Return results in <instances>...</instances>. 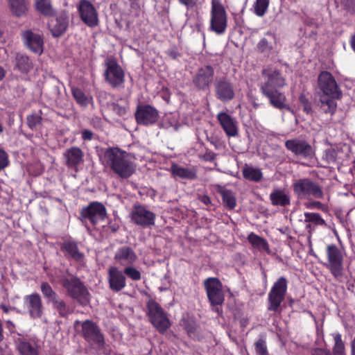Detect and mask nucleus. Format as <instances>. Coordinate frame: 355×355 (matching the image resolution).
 <instances>
[{"label":"nucleus","instance_id":"7ed1b4c3","mask_svg":"<svg viewBox=\"0 0 355 355\" xmlns=\"http://www.w3.org/2000/svg\"><path fill=\"white\" fill-rule=\"evenodd\" d=\"M60 284L67 291L69 297L76 300L81 306H87L90 302V293L80 278L72 276L69 278L62 277Z\"/></svg>","mask_w":355,"mask_h":355},{"label":"nucleus","instance_id":"4c0bfd02","mask_svg":"<svg viewBox=\"0 0 355 355\" xmlns=\"http://www.w3.org/2000/svg\"><path fill=\"white\" fill-rule=\"evenodd\" d=\"M248 239L249 242L258 250L268 251L269 248L267 241L259 236L252 232L248 235Z\"/></svg>","mask_w":355,"mask_h":355},{"label":"nucleus","instance_id":"2f4dec72","mask_svg":"<svg viewBox=\"0 0 355 355\" xmlns=\"http://www.w3.org/2000/svg\"><path fill=\"white\" fill-rule=\"evenodd\" d=\"M35 6L36 10L44 16L53 17L56 14L51 0H35Z\"/></svg>","mask_w":355,"mask_h":355},{"label":"nucleus","instance_id":"bf43d9fd","mask_svg":"<svg viewBox=\"0 0 355 355\" xmlns=\"http://www.w3.org/2000/svg\"><path fill=\"white\" fill-rule=\"evenodd\" d=\"M166 54L173 60L177 59L180 55L175 47L168 49Z\"/></svg>","mask_w":355,"mask_h":355},{"label":"nucleus","instance_id":"a18cd8bd","mask_svg":"<svg viewBox=\"0 0 355 355\" xmlns=\"http://www.w3.org/2000/svg\"><path fill=\"white\" fill-rule=\"evenodd\" d=\"M269 0H256L254 9L257 15L262 17L267 11Z\"/></svg>","mask_w":355,"mask_h":355},{"label":"nucleus","instance_id":"dca6fc26","mask_svg":"<svg viewBox=\"0 0 355 355\" xmlns=\"http://www.w3.org/2000/svg\"><path fill=\"white\" fill-rule=\"evenodd\" d=\"M155 214L140 204H135L130 213L131 220L142 227L155 225Z\"/></svg>","mask_w":355,"mask_h":355},{"label":"nucleus","instance_id":"e2e57ef3","mask_svg":"<svg viewBox=\"0 0 355 355\" xmlns=\"http://www.w3.org/2000/svg\"><path fill=\"white\" fill-rule=\"evenodd\" d=\"M198 199L205 205H209L211 204V199L207 195H198Z\"/></svg>","mask_w":355,"mask_h":355},{"label":"nucleus","instance_id":"6e6552de","mask_svg":"<svg viewBox=\"0 0 355 355\" xmlns=\"http://www.w3.org/2000/svg\"><path fill=\"white\" fill-rule=\"evenodd\" d=\"M227 28V14L220 0H211L210 29L220 35Z\"/></svg>","mask_w":355,"mask_h":355},{"label":"nucleus","instance_id":"20e7f679","mask_svg":"<svg viewBox=\"0 0 355 355\" xmlns=\"http://www.w3.org/2000/svg\"><path fill=\"white\" fill-rule=\"evenodd\" d=\"M293 189L297 198L300 200L311 199V198L322 199L324 198L322 187L310 178L297 180L293 184Z\"/></svg>","mask_w":355,"mask_h":355},{"label":"nucleus","instance_id":"5701e85b","mask_svg":"<svg viewBox=\"0 0 355 355\" xmlns=\"http://www.w3.org/2000/svg\"><path fill=\"white\" fill-rule=\"evenodd\" d=\"M22 35L25 44L31 51L38 54L43 52L44 42L40 35L27 30L23 33Z\"/></svg>","mask_w":355,"mask_h":355},{"label":"nucleus","instance_id":"b1692460","mask_svg":"<svg viewBox=\"0 0 355 355\" xmlns=\"http://www.w3.org/2000/svg\"><path fill=\"white\" fill-rule=\"evenodd\" d=\"M114 260L121 266H132L137 259L135 251L129 246L119 248L116 252Z\"/></svg>","mask_w":355,"mask_h":355},{"label":"nucleus","instance_id":"7c9ffc66","mask_svg":"<svg viewBox=\"0 0 355 355\" xmlns=\"http://www.w3.org/2000/svg\"><path fill=\"white\" fill-rule=\"evenodd\" d=\"M171 171L174 176L180 178L194 180L197 178L196 171L194 168H184L178 164H173Z\"/></svg>","mask_w":355,"mask_h":355},{"label":"nucleus","instance_id":"0eeeda50","mask_svg":"<svg viewBox=\"0 0 355 355\" xmlns=\"http://www.w3.org/2000/svg\"><path fill=\"white\" fill-rule=\"evenodd\" d=\"M288 281L284 277H280L275 282L268 293V311L275 312L279 311L281 304L285 299Z\"/></svg>","mask_w":355,"mask_h":355},{"label":"nucleus","instance_id":"052dcab7","mask_svg":"<svg viewBox=\"0 0 355 355\" xmlns=\"http://www.w3.org/2000/svg\"><path fill=\"white\" fill-rule=\"evenodd\" d=\"M312 355H331V354L329 350L321 348H315L312 351Z\"/></svg>","mask_w":355,"mask_h":355},{"label":"nucleus","instance_id":"a19ab883","mask_svg":"<svg viewBox=\"0 0 355 355\" xmlns=\"http://www.w3.org/2000/svg\"><path fill=\"white\" fill-rule=\"evenodd\" d=\"M40 288L43 295L49 303H51L53 300H57V298L59 297L57 293L53 290L48 282H42L41 284Z\"/></svg>","mask_w":355,"mask_h":355},{"label":"nucleus","instance_id":"c85d7f7f","mask_svg":"<svg viewBox=\"0 0 355 355\" xmlns=\"http://www.w3.org/2000/svg\"><path fill=\"white\" fill-rule=\"evenodd\" d=\"M61 250L72 259L77 261H80L83 259L84 255L79 252L78 245L76 242L65 241L61 245Z\"/></svg>","mask_w":355,"mask_h":355},{"label":"nucleus","instance_id":"c03bdc74","mask_svg":"<svg viewBox=\"0 0 355 355\" xmlns=\"http://www.w3.org/2000/svg\"><path fill=\"white\" fill-rule=\"evenodd\" d=\"M337 152L334 148H328L324 150L322 161L325 164H334L337 159Z\"/></svg>","mask_w":355,"mask_h":355},{"label":"nucleus","instance_id":"f704fd0d","mask_svg":"<svg viewBox=\"0 0 355 355\" xmlns=\"http://www.w3.org/2000/svg\"><path fill=\"white\" fill-rule=\"evenodd\" d=\"M275 44V36L271 33H267L257 44V48L261 53H268L272 49Z\"/></svg>","mask_w":355,"mask_h":355},{"label":"nucleus","instance_id":"4be33fe9","mask_svg":"<svg viewBox=\"0 0 355 355\" xmlns=\"http://www.w3.org/2000/svg\"><path fill=\"white\" fill-rule=\"evenodd\" d=\"M24 302L31 318H40L42 316L44 307L42 298L38 293L26 295L24 297Z\"/></svg>","mask_w":355,"mask_h":355},{"label":"nucleus","instance_id":"1a4fd4ad","mask_svg":"<svg viewBox=\"0 0 355 355\" xmlns=\"http://www.w3.org/2000/svg\"><path fill=\"white\" fill-rule=\"evenodd\" d=\"M105 81L113 88L121 87L125 81V73L123 69L114 59L111 58L105 60Z\"/></svg>","mask_w":355,"mask_h":355},{"label":"nucleus","instance_id":"a878e982","mask_svg":"<svg viewBox=\"0 0 355 355\" xmlns=\"http://www.w3.org/2000/svg\"><path fill=\"white\" fill-rule=\"evenodd\" d=\"M69 26V18L66 12L60 13L54 21L49 24L50 31L53 37L62 36Z\"/></svg>","mask_w":355,"mask_h":355},{"label":"nucleus","instance_id":"ea45409f","mask_svg":"<svg viewBox=\"0 0 355 355\" xmlns=\"http://www.w3.org/2000/svg\"><path fill=\"white\" fill-rule=\"evenodd\" d=\"M218 191L222 196L225 205L230 209H233L236 207V198L234 193L230 190L223 189H220Z\"/></svg>","mask_w":355,"mask_h":355},{"label":"nucleus","instance_id":"de8ad7c7","mask_svg":"<svg viewBox=\"0 0 355 355\" xmlns=\"http://www.w3.org/2000/svg\"><path fill=\"white\" fill-rule=\"evenodd\" d=\"M71 92L73 96L78 104L82 105H87V98L80 89L73 88Z\"/></svg>","mask_w":355,"mask_h":355},{"label":"nucleus","instance_id":"37998d69","mask_svg":"<svg viewBox=\"0 0 355 355\" xmlns=\"http://www.w3.org/2000/svg\"><path fill=\"white\" fill-rule=\"evenodd\" d=\"M304 223H311L315 225H325L324 220L318 213H304Z\"/></svg>","mask_w":355,"mask_h":355},{"label":"nucleus","instance_id":"774afa93","mask_svg":"<svg viewBox=\"0 0 355 355\" xmlns=\"http://www.w3.org/2000/svg\"><path fill=\"white\" fill-rule=\"evenodd\" d=\"M6 74V71L2 67L0 66V80H1Z\"/></svg>","mask_w":355,"mask_h":355},{"label":"nucleus","instance_id":"13d9d810","mask_svg":"<svg viewBox=\"0 0 355 355\" xmlns=\"http://www.w3.org/2000/svg\"><path fill=\"white\" fill-rule=\"evenodd\" d=\"M216 157V154L212 151H206V153L202 155H200V158L205 162H212Z\"/></svg>","mask_w":355,"mask_h":355},{"label":"nucleus","instance_id":"f257e3e1","mask_svg":"<svg viewBox=\"0 0 355 355\" xmlns=\"http://www.w3.org/2000/svg\"><path fill=\"white\" fill-rule=\"evenodd\" d=\"M318 85L323 94L320 98V109L324 113L333 115L337 107L334 99H339L342 96V92L334 77L329 71H322L318 78Z\"/></svg>","mask_w":355,"mask_h":355},{"label":"nucleus","instance_id":"412c9836","mask_svg":"<svg viewBox=\"0 0 355 355\" xmlns=\"http://www.w3.org/2000/svg\"><path fill=\"white\" fill-rule=\"evenodd\" d=\"M281 89H261L263 96L268 98L270 104L274 107L290 110V107L286 103L287 99L285 94L280 91Z\"/></svg>","mask_w":355,"mask_h":355},{"label":"nucleus","instance_id":"ddd939ff","mask_svg":"<svg viewBox=\"0 0 355 355\" xmlns=\"http://www.w3.org/2000/svg\"><path fill=\"white\" fill-rule=\"evenodd\" d=\"M214 89L216 98L223 103L230 102L235 97L234 84L227 77L216 78Z\"/></svg>","mask_w":355,"mask_h":355},{"label":"nucleus","instance_id":"9b49d317","mask_svg":"<svg viewBox=\"0 0 355 355\" xmlns=\"http://www.w3.org/2000/svg\"><path fill=\"white\" fill-rule=\"evenodd\" d=\"M203 284L211 305H222L225 301V295L220 281L216 277H209L205 279Z\"/></svg>","mask_w":355,"mask_h":355},{"label":"nucleus","instance_id":"49530a36","mask_svg":"<svg viewBox=\"0 0 355 355\" xmlns=\"http://www.w3.org/2000/svg\"><path fill=\"white\" fill-rule=\"evenodd\" d=\"M124 275L133 281H139L141 278V272L132 266H127L123 270Z\"/></svg>","mask_w":355,"mask_h":355},{"label":"nucleus","instance_id":"69168bd1","mask_svg":"<svg viewBox=\"0 0 355 355\" xmlns=\"http://www.w3.org/2000/svg\"><path fill=\"white\" fill-rule=\"evenodd\" d=\"M0 308L3 310V311L6 313H8L9 311L12 309L11 307H8L5 304H1Z\"/></svg>","mask_w":355,"mask_h":355},{"label":"nucleus","instance_id":"338daca9","mask_svg":"<svg viewBox=\"0 0 355 355\" xmlns=\"http://www.w3.org/2000/svg\"><path fill=\"white\" fill-rule=\"evenodd\" d=\"M352 355H355V336L351 343Z\"/></svg>","mask_w":355,"mask_h":355},{"label":"nucleus","instance_id":"9d476101","mask_svg":"<svg viewBox=\"0 0 355 355\" xmlns=\"http://www.w3.org/2000/svg\"><path fill=\"white\" fill-rule=\"evenodd\" d=\"M81 324L83 337L89 343L96 345L98 349H103L105 345V340L101 332L100 328L93 321L87 320L83 322L79 320L75 322V325Z\"/></svg>","mask_w":355,"mask_h":355},{"label":"nucleus","instance_id":"680f3d73","mask_svg":"<svg viewBox=\"0 0 355 355\" xmlns=\"http://www.w3.org/2000/svg\"><path fill=\"white\" fill-rule=\"evenodd\" d=\"M93 132L89 130H83L82 132V138L84 140H91L93 138Z\"/></svg>","mask_w":355,"mask_h":355},{"label":"nucleus","instance_id":"603ef678","mask_svg":"<svg viewBox=\"0 0 355 355\" xmlns=\"http://www.w3.org/2000/svg\"><path fill=\"white\" fill-rule=\"evenodd\" d=\"M162 126L165 128H168L170 127L174 128L175 130H178L179 127V123L178 121L171 115L166 116L164 119Z\"/></svg>","mask_w":355,"mask_h":355},{"label":"nucleus","instance_id":"6e6d98bb","mask_svg":"<svg viewBox=\"0 0 355 355\" xmlns=\"http://www.w3.org/2000/svg\"><path fill=\"white\" fill-rule=\"evenodd\" d=\"M299 101L304 107V111L307 114L309 113L311 111V105L308 98L304 95L302 94L299 97Z\"/></svg>","mask_w":355,"mask_h":355},{"label":"nucleus","instance_id":"39448f33","mask_svg":"<svg viewBox=\"0 0 355 355\" xmlns=\"http://www.w3.org/2000/svg\"><path fill=\"white\" fill-rule=\"evenodd\" d=\"M147 315L150 322L161 334H164L170 327L171 322L166 313L155 300H150L146 303Z\"/></svg>","mask_w":355,"mask_h":355},{"label":"nucleus","instance_id":"c9c22d12","mask_svg":"<svg viewBox=\"0 0 355 355\" xmlns=\"http://www.w3.org/2000/svg\"><path fill=\"white\" fill-rule=\"evenodd\" d=\"M12 13L18 17L26 15L27 11V2L26 0H8Z\"/></svg>","mask_w":355,"mask_h":355},{"label":"nucleus","instance_id":"473e14b6","mask_svg":"<svg viewBox=\"0 0 355 355\" xmlns=\"http://www.w3.org/2000/svg\"><path fill=\"white\" fill-rule=\"evenodd\" d=\"M33 64L30 58L21 53H17L15 56V68L22 73H28L33 68Z\"/></svg>","mask_w":355,"mask_h":355},{"label":"nucleus","instance_id":"cd10ccee","mask_svg":"<svg viewBox=\"0 0 355 355\" xmlns=\"http://www.w3.org/2000/svg\"><path fill=\"white\" fill-rule=\"evenodd\" d=\"M15 343L20 355H38V347L34 341L18 338L15 340Z\"/></svg>","mask_w":355,"mask_h":355},{"label":"nucleus","instance_id":"6ab92c4d","mask_svg":"<svg viewBox=\"0 0 355 355\" xmlns=\"http://www.w3.org/2000/svg\"><path fill=\"white\" fill-rule=\"evenodd\" d=\"M81 20L89 27L98 24V13L93 4L88 0H81L78 6Z\"/></svg>","mask_w":355,"mask_h":355},{"label":"nucleus","instance_id":"f03ea898","mask_svg":"<svg viewBox=\"0 0 355 355\" xmlns=\"http://www.w3.org/2000/svg\"><path fill=\"white\" fill-rule=\"evenodd\" d=\"M107 166L119 178L128 179L136 172L131 155L119 148H108L104 154Z\"/></svg>","mask_w":355,"mask_h":355},{"label":"nucleus","instance_id":"393cba45","mask_svg":"<svg viewBox=\"0 0 355 355\" xmlns=\"http://www.w3.org/2000/svg\"><path fill=\"white\" fill-rule=\"evenodd\" d=\"M217 119L227 136L235 137L238 135L236 121L232 116L220 112L217 115Z\"/></svg>","mask_w":355,"mask_h":355},{"label":"nucleus","instance_id":"8fccbe9b","mask_svg":"<svg viewBox=\"0 0 355 355\" xmlns=\"http://www.w3.org/2000/svg\"><path fill=\"white\" fill-rule=\"evenodd\" d=\"M255 350L258 355H268L266 341L262 338L255 343Z\"/></svg>","mask_w":355,"mask_h":355},{"label":"nucleus","instance_id":"423d86ee","mask_svg":"<svg viewBox=\"0 0 355 355\" xmlns=\"http://www.w3.org/2000/svg\"><path fill=\"white\" fill-rule=\"evenodd\" d=\"M327 261L323 265L336 279L343 276V255L335 244L328 245L326 248Z\"/></svg>","mask_w":355,"mask_h":355},{"label":"nucleus","instance_id":"72a5a7b5","mask_svg":"<svg viewBox=\"0 0 355 355\" xmlns=\"http://www.w3.org/2000/svg\"><path fill=\"white\" fill-rule=\"evenodd\" d=\"M51 304L60 318H67L68 316L73 313V309H71L66 302L60 297H58L57 300H53Z\"/></svg>","mask_w":355,"mask_h":355},{"label":"nucleus","instance_id":"f8f14e48","mask_svg":"<svg viewBox=\"0 0 355 355\" xmlns=\"http://www.w3.org/2000/svg\"><path fill=\"white\" fill-rule=\"evenodd\" d=\"M106 215L105 207L102 203L92 202L81 209L80 219L83 223H86L88 220L94 226L99 221L105 219Z\"/></svg>","mask_w":355,"mask_h":355},{"label":"nucleus","instance_id":"c756f323","mask_svg":"<svg viewBox=\"0 0 355 355\" xmlns=\"http://www.w3.org/2000/svg\"><path fill=\"white\" fill-rule=\"evenodd\" d=\"M270 200L275 206L286 207L291 203L290 196L282 189H275L270 194Z\"/></svg>","mask_w":355,"mask_h":355},{"label":"nucleus","instance_id":"09e8293b","mask_svg":"<svg viewBox=\"0 0 355 355\" xmlns=\"http://www.w3.org/2000/svg\"><path fill=\"white\" fill-rule=\"evenodd\" d=\"M184 329L190 337L194 338L197 336L198 327L194 322L189 320L185 322Z\"/></svg>","mask_w":355,"mask_h":355},{"label":"nucleus","instance_id":"79ce46f5","mask_svg":"<svg viewBox=\"0 0 355 355\" xmlns=\"http://www.w3.org/2000/svg\"><path fill=\"white\" fill-rule=\"evenodd\" d=\"M334 346L333 347L334 355H345V343L341 335L338 333L334 334Z\"/></svg>","mask_w":355,"mask_h":355},{"label":"nucleus","instance_id":"0e129e2a","mask_svg":"<svg viewBox=\"0 0 355 355\" xmlns=\"http://www.w3.org/2000/svg\"><path fill=\"white\" fill-rule=\"evenodd\" d=\"M179 1L185 5L187 8H191L195 5L194 0H179Z\"/></svg>","mask_w":355,"mask_h":355},{"label":"nucleus","instance_id":"e433bc0d","mask_svg":"<svg viewBox=\"0 0 355 355\" xmlns=\"http://www.w3.org/2000/svg\"><path fill=\"white\" fill-rule=\"evenodd\" d=\"M243 177L249 180L259 182L261 180L263 174L260 169L246 166L243 169Z\"/></svg>","mask_w":355,"mask_h":355},{"label":"nucleus","instance_id":"bb28decb","mask_svg":"<svg viewBox=\"0 0 355 355\" xmlns=\"http://www.w3.org/2000/svg\"><path fill=\"white\" fill-rule=\"evenodd\" d=\"M65 164L69 168H75L83 161V152L78 147H71L63 154Z\"/></svg>","mask_w":355,"mask_h":355},{"label":"nucleus","instance_id":"aec40b11","mask_svg":"<svg viewBox=\"0 0 355 355\" xmlns=\"http://www.w3.org/2000/svg\"><path fill=\"white\" fill-rule=\"evenodd\" d=\"M109 288L115 293L121 291L126 286V277L123 272L116 266H110L107 270Z\"/></svg>","mask_w":355,"mask_h":355},{"label":"nucleus","instance_id":"5fc2aeb1","mask_svg":"<svg viewBox=\"0 0 355 355\" xmlns=\"http://www.w3.org/2000/svg\"><path fill=\"white\" fill-rule=\"evenodd\" d=\"M9 165L8 155L7 153L0 148V171Z\"/></svg>","mask_w":355,"mask_h":355},{"label":"nucleus","instance_id":"58836bf2","mask_svg":"<svg viewBox=\"0 0 355 355\" xmlns=\"http://www.w3.org/2000/svg\"><path fill=\"white\" fill-rule=\"evenodd\" d=\"M42 111L38 113H33L26 117V124L32 130H36L42 123Z\"/></svg>","mask_w":355,"mask_h":355},{"label":"nucleus","instance_id":"864d4df0","mask_svg":"<svg viewBox=\"0 0 355 355\" xmlns=\"http://www.w3.org/2000/svg\"><path fill=\"white\" fill-rule=\"evenodd\" d=\"M305 207L308 209H318L324 212L328 211L327 207L319 201H309L304 204Z\"/></svg>","mask_w":355,"mask_h":355},{"label":"nucleus","instance_id":"4468645a","mask_svg":"<svg viewBox=\"0 0 355 355\" xmlns=\"http://www.w3.org/2000/svg\"><path fill=\"white\" fill-rule=\"evenodd\" d=\"M214 78V69L208 64L199 68L193 76L192 83L199 91H209Z\"/></svg>","mask_w":355,"mask_h":355},{"label":"nucleus","instance_id":"3c124183","mask_svg":"<svg viewBox=\"0 0 355 355\" xmlns=\"http://www.w3.org/2000/svg\"><path fill=\"white\" fill-rule=\"evenodd\" d=\"M111 110L119 116H123L127 113V107L125 106L120 105L116 103H112L109 105Z\"/></svg>","mask_w":355,"mask_h":355},{"label":"nucleus","instance_id":"a211bd4d","mask_svg":"<svg viewBox=\"0 0 355 355\" xmlns=\"http://www.w3.org/2000/svg\"><path fill=\"white\" fill-rule=\"evenodd\" d=\"M135 120L139 125L145 126L155 124L159 118V112L150 105H138L135 113Z\"/></svg>","mask_w":355,"mask_h":355},{"label":"nucleus","instance_id":"f3484780","mask_svg":"<svg viewBox=\"0 0 355 355\" xmlns=\"http://www.w3.org/2000/svg\"><path fill=\"white\" fill-rule=\"evenodd\" d=\"M286 149L295 155L305 159H311L315 156V150L306 140L299 138L288 139L285 141Z\"/></svg>","mask_w":355,"mask_h":355},{"label":"nucleus","instance_id":"2eb2a0df","mask_svg":"<svg viewBox=\"0 0 355 355\" xmlns=\"http://www.w3.org/2000/svg\"><path fill=\"white\" fill-rule=\"evenodd\" d=\"M264 82L261 84L260 89H282L286 85V80L280 71L274 67H267L261 71Z\"/></svg>","mask_w":355,"mask_h":355},{"label":"nucleus","instance_id":"4d7b16f0","mask_svg":"<svg viewBox=\"0 0 355 355\" xmlns=\"http://www.w3.org/2000/svg\"><path fill=\"white\" fill-rule=\"evenodd\" d=\"M340 2L347 10L355 11V0H340Z\"/></svg>","mask_w":355,"mask_h":355}]
</instances>
